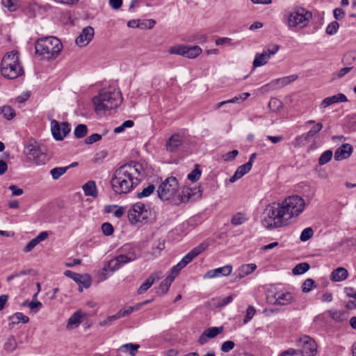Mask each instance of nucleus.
I'll use <instances>...</instances> for the list:
<instances>
[{
	"label": "nucleus",
	"mask_w": 356,
	"mask_h": 356,
	"mask_svg": "<svg viewBox=\"0 0 356 356\" xmlns=\"http://www.w3.org/2000/svg\"><path fill=\"white\" fill-rule=\"evenodd\" d=\"M35 53L44 59L53 60L59 55L63 49L60 40L54 36L40 38L35 44Z\"/></svg>",
	"instance_id": "nucleus-4"
},
{
	"label": "nucleus",
	"mask_w": 356,
	"mask_h": 356,
	"mask_svg": "<svg viewBox=\"0 0 356 356\" xmlns=\"http://www.w3.org/2000/svg\"><path fill=\"white\" fill-rule=\"evenodd\" d=\"M298 346L300 348L298 352L302 356H314L317 352L316 342L306 335L299 339Z\"/></svg>",
	"instance_id": "nucleus-13"
},
{
	"label": "nucleus",
	"mask_w": 356,
	"mask_h": 356,
	"mask_svg": "<svg viewBox=\"0 0 356 356\" xmlns=\"http://www.w3.org/2000/svg\"><path fill=\"white\" fill-rule=\"evenodd\" d=\"M250 95V94L249 92H244V93L240 94L239 95L236 96L232 99H228L226 101H222V102L218 103L216 105V108L218 109L227 104H236V103L240 104V103L243 102V101H245L248 97H249Z\"/></svg>",
	"instance_id": "nucleus-26"
},
{
	"label": "nucleus",
	"mask_w": 356,
	"mask_h": 356,
	"mask_svg": "<svg viewBox=\"0 0 356 356\" xmlns=\"http://www.w3.org/2000/svg\"><path fill=\"white\" fill-rule=\"evenodd\" d=\"M184 268V266L179 261L177 265L174 266L172 268L170 275H169L168 276H174V279H175L177 277V275L179 274L180 270Z\"/></svg>",
	"instance_id": "nucleus-63"
},
{
	"label": "nucleus",
	"mask_w": 356,
	"mask_h": 356,
	"mask_svg": "<svg viewBox=\"0 0 356 356\" xmlns=\"http://www.w3.org/2000/svg\"><path fill=\"white\" fill-rule=\"evenodd\" d=\"M248 220V217L245 213L238 212L233 215L231 219V223L234 226H238Z\"/></svg>",
	"instance_id": "nucleus-34"
},
{
	"label": "nucleus",
	"mask_w": 356,
	"mask_h": 356,
	"mask_svg": "<svg viewBox=\"0 0 356 356\" xmlns=\"http://www.w3.org/2000/svg\"><path fill=\"white\" fill-rule=\"evenodd\" d=\"M101 229L105 236H111L114 232L113 226L109 222H104Z\"/></svg>",
	"instance_id": "nucleus-54"
},
{
	"label": "nucleus",
	"mask_w": 356,
	"mask_h": 356,
	"mask_svg": "<svg viewBox=\"0 0 356 356\" xmlns=\"http://www.w3.org/2000/svg\"><path fill=\"white\" fill-rule=\"evenodd\" d=\"M223 330H224L223 326H219V327H209L205 330V332H207V336L210 339H213V338L216 337V336H218V334H220L221 333H222Z\"/></svg>",
	"instance_id": "nucleus-43"
},
{
	"label": "nucleus",
	"mask_w": 356,
	"mask_h": 356,
	"mask_svg": "<svg viewBox=\"0 0 356 356\" xmlns=\"http://www.w3.org/2000/svg\"><path fill=\"white\" fill-rule=\"evenodd\" d=\"M24 153L29 161H33L38 165H44L49 160L47 154L35 144L26 145Z\"/></svg>",
	"instance_id": "nucleus-11"
},
{
	"label": "nucleus",
	"mask_w": 356,
	"mask_h": 356,
	"mask_svg": "<svg viewBox=\"0 0 356 356\" xmlns=\"http://www.w3.org/2000/svg\"><path fill=\"white\" fill-rule=\"evenodd\" d=\"M285 218L280 208V204L268 205L262 213L261 224L267 229L281 227L286 224Z\"/></svg>",
	"instance_id": "nucleus-6"
},
{
	"label": "nucleus",
	"mask_w": 356,
	"mask_h": 356,
	"mask_svg": "<svg viewBox=\"0 0 356 356\" xmlns=\"http://www.w3.org/2000/svg\"><path fill=\"white\" fill-rule=\"evenodd\" d=\"M268 107L273 111H280L282 108V102L275 97L271 98L268 102Z\"/></svg>",
	"instance_id": "nucleus-47"
},
{
	"label": "nucleus",
	"mask_w": 356,
	"mask_h": 356,
	"mask_svg": "<svg viewBox=\"0 0 356 356\" xmlns=\"http://www.w3.org/2000/svg\"><path fill=\"white\" fill-rule=\"evenodd\" d=\"M170 54H177L188 58H195L202 53V49L197 46L175 45L169 49Z\"/></svg>",
	"instance_id": "nucleus-12"
},
{
	"label": "nucleus",
	"mask_w": 356,
	"mask_h": 356,
	"mask_svg": "<svg viewBox=\"0 0 356 356\" xmlns=\"http://www.w3.org/2000/svg\"><path fill=\"white\" fill-rule=\"evenodd\" d=\"M348 275V272L346 268L343 267H339L331 273L330 279L332 282H341L345 280Z\"/></svg>",
	"instance_id": "nucleus-25"
},
{
	"label": "nucleus",
	"mask_w": 356,
	"mask_h": 356,
	"mask_svg": "<svg viewBox=\"0 0 356 356\" xmlns=\"http://www.w3.org/2000/svg\"><path fill=\"white\" fill-rule=\"evenodd\" d=\"M323 128V124L318 122L308 132L304 134L307 139L314 137Z\"/></svg>",
	"instance_id": "nucleus-48"
},
{
	"label": "nucleus",
	"mask_w": 356,
	"mask_h": 356,
	"mask_svg": "<svg viewBox=\"0 0 356 356\" xmlns=\"http://www.w3.org/2000/svg\"><path fill=\"white\" fill-rule=\"evenodd\" d=\"M119 319L117 314L108 316L105 320L99 322V325L101 326H109L111 325L113 321Z\"/></svg>",
	"instance_id": "nucleus-60"
},
{
	"label": "nucleus",
	"mask_w": 356,
	"mask_h": 356,
	"mask_svg": "<svg viewBox=\"0 0 356 356\" xmlns=\"http://www.w3.org/2000/svg\"><path fill=\"white\" fill-rule=\"evenodd\" d=\"M150 211L142 202H136L133 204L128 212V219L131 224L143 222L149 218Z\"/></svg>",
	"instance_id": "nucleus-10"
},
{
	"label": "nucleus",
	"mask_w": 356,
	"mask_h": 356,
	"mask_svg": "<svg viewBox=\"0 0 356 356\" xmlns=\"http://www.w3.org/2000/svg\"><path fill=\"white\" fill-rule=\"evenodd\" d=\"M279 49L280 45L275 44L268 45L264 49L266 54H269L270 58L271 55L275 54L279 51Z\"/></svg>",
	"instance_id": "nucleus-59"
},
{
	"label": "nucleus",
	"mask_w": 356,
	"mask_h": 356,
	"mask_svg": "<svg viewBox=\"0 0 356 356\" xmlns=\"http://www.w3.org/2000/svg\"><path fill=\"white\" fill-rule=\"evenodd\" d=\"M307 140L308 139L306 138V136L302 134L301 136H297L292 142V144L296 147H300L304 145Z\"/></svg>",
	"instance_id": "nucleus-58"
},
{
	"label": "nucleus",
	"mask_w": 356,
	"mask_h": 356,
	"mask_svg": "<svg viewBox=\"0 0 356 356\" xmlns=\"http://www.w3.org/2000/svg\"><path fill=\"white\" fill-rule=\"evenodd\" d=\"M87 126L83 124H80L76 127L74 134L76 138H82L87 134Z\"/></svg>",
	"instance_id": "nucleus-42"
},
{
	"label": "nucleus",
	"mask_w": 356,
	"mask_h": 356,
	"mask_svg": "<svg viewBox=\"0 0 356 356\" xmlns=\"http://www.w3.org/2000/svg\"><path fill=\"white\" fill-rule=\"evenodd\" d=\"M327 312L330 317L337 323H342L348 318V314L345 311L330 310Z\"/></svg>",
	"instance_id": "nucleus-28"
},
{
	"label": "nucleus",
	"mask_w": 356,
	"mask_h": 356,
	"mask_svg": "<svg viewBox=\"0 0 356 356\" xmlns=\"http://www.w3.org/2000/svg\"><path fill=\"white\" fill-rule=\"evenodd\" d=\"M195 193L191 188L184 187L181 193L179 195V199L181 202H188Z\"/></svg>",
	"instance_id": "nucleus-37"
},
{
	"label": "nucleus",
	"mask_w": 356,
	"mask_h": 356,
	"mask_svg": "<svg viewBox=\"0 0 356 356\" xmlns=\"http://www.w3.org/2000/svg\"><path fill=\"white\" fill-rule=\"evenodd\" d=\"M159 277L156 276V274H152L147 279L140 285L138 289V294H143L147 291L154 283L156 280H159Z\"/></svg>",
	"instance_id": "nucleus-29"
},
{
	"label": "nucleus",
	"mask_w": 356,
	"mask_h": 356,
	"mask_svg": "<svg viewBox=\"0 0 356 356\" xmlns=\"http://www.w3.org/2000/svg\"><path fill=\"white\" fill-rule=\"evenodd\" d=\"M102 139V135L99 134H93L90 136L87 137L85 140V143L86 144H92L97 141H99Z\"/></svg>",
	"instance_id": "nucleus-61"
},
{
	"label": "nucleus",
	"mask_w": 356,
	"mask_h": 356,
	"mask_svg": "<svg viewBox=\"0 0 356 356\" xmlns=\"http://www.w3.org/2000/svg\"><path fill=\"white\" fill-rule=\"evenodd\" d=\"M315 286V282L312 279H307L302 285V291L305 293L309 292Z\"/></svg>",
	"instance_id": "nucleus-53"
},
{
	"label": "nucleus",
	"mask_w": 356,
	"mask_h": 356,
	"mask_svg": "<svg viewBox=\"0 0 356 356\" xmlns=\"http://www.w3.org/2000/svg\"><path fill=\"white\" fill-rule=\"evenodd\" d=\"M118 251L119 254L108 262L107 266L103 269L104 271H106L107 268L112 272L116 271L140 257V248L135 243L124 244Z\"/></svg>",
	"instance_id": "nucleus-3"
},
{
	"label": "nucleus",
	"mask_w": 356,
	"mask_h": 356,
	"mask_svg": "<svg viewBox=\"0 0 356 356\" xmlns=\"http://www.w3.org/2000/svg\"><path fill=\"white\" fill-rule=\"evenodd\" d=\"M305 202L298 195L289 196L280 204L286 220L292 218H297L305 209Z\"/></svg>",
	"instance_id": "nucleus-7"
},
{
	"label": "nucleus",
	"mask_w": 356,
	"mask_h": 356,
	"mask_svg": "<svg viewBox=\"0 0 356 356\" xmlns=\"http://www.w3.org/2000/svg\"><path fill=\"white\" fill-rule=\"evenodd\" d=\"M134 310H137L136 305L134 307H128L124 309H120L117 314L119 318H123L131 314Z\"/></svg>",
	"instance_id": "nucleus-55"
},
{
	"label": "nucleus",
	"mask_w": 356,
	"mask_h": 356,
	"mask_svg": "<svg viewBox=\"0 0 356 356\" xmlns=\"http://www.w3.org/2000/svg\"><path fill=\"white\" fill-rule=\"evenodd\" d=\"M208 247V244L205 243H202L195 248H193L189 252H188L180 261L181 264L185 267L188 265L192 260L198 256L200 253H202L204 250L207 249Z\"/></svg>",
	"instance_id": "nucleus-18"
},
{
	"label": "nucleus",
	"mask_w": 356,
	"mask_h": 356,
	"mask_svg": "<svg viewBox=\"0 0 356 356\" xmlns=\"http://www.w3.org/2000/svg\"><path fill=\"white\" fill-rule=\"evenodd\" d=\"M95 31L92 27H85L76 39V44L79 47H86L94 37Z\"/></svg>",
	"instance_id": "nucleus-16"
},
{
	"label": "nucleus",
	"mask_w": 356,
	"mask_h": 356,
	"mask_svg": "<svg viewBox=\"0 0 356 356\" xmlns=\"http://www.w3.org/2000/svg\"><path fill=\"white\" fill-rule=\"evenodd\" d=\"M298 79V76L296 74H293L291 76H285L283 78L275 79V81H272V84H277L280 87H283L284 86H286L287 84L290 83L292 81H294L296 79Z\"/></svg>",
	"instance_id": "nucleus-36"
},
{
	"label": "nucleus",
	"mask_w": 356,
	"mask_h": 356,
	"mask_svg": "<svg viewBox=\"0 0 356 356\" xmlns=\"http://www.w3.org/2000/svg\"><path fill=\"white\" fill-rule=\"evenodd\" d=\"M95 109L98 115L105 114L107 111L118 108L122 102L120 90L113 87L99 90L98 95L92 98Z\"/></svg>",
	"instance_id": "nucleus-2"
},
{
	"label": "nucleus",
	"mask_w": 356,
	"mask_h": 356,
	"mask_svg": "<svg viewBox=\"0 0 356 356\" xmlns=\"http://www.w3.org/2000/svg\"><path fill=\"white\" fill-rule=\"evenodd\" d=\"M275 304L286 305L291 303L293 300V296L290 293H278L275 295Z\"/></svg>",
	"instance_id": "nucleus-33"
},
{
	"label": "nucleus",
	"mask_w": 356,
	"mask_h": 356,
	"mask_svg": "<svg viewBox=\"0 0 356 356\" xmlns=\"http://www.w3.org/2000/svg\"><path fill=\"white\" fill-rule=\"evenodd\" d=\"M174 281V276H168L165 280H163L160 285L156 289V293L160 296H163L165 294L172 284Z\"/></svg>",
	"instance_id": "nucleus-27"
},
{
	"label": "nucleus",
	"mask_w": 356,
	"mask_h": 356,
	"mask_svg": "<svg viewBox=\"0 0 356 356\" xmlns=\"http://www.w3.org/2000/svg\"><path fill=\"white\" fill-rule=\"evenodd\" d=\"M140 346L134 343H126L122 345L120 350L123 352H128L131 356H135L136 351L138 350Z\"/></svg>",
	"instance_id": "nucleus-38"
},
{
	"label": "nucleus",
	"mask_w": 356,
	"mask_h": 356,
	"mask_svg": "<svg viewBox=\"0 0 356 356\" xmlns=\"http://www.w3.org/2000/svg\"><path fill=\"white\" fill-rule=\"evenodd\" d=\"M1 72L5 78L8 79H16L24 73L17 51H13L4 55L1 60Z\"/></svg>",
	"instance_id": "nucleus-5"
},
{
	"label": "nucleus",
	"mask_w": 356,
	"mask_h": 356,
	"mask_svg": "<svg viewBox=\"0 0 356 356\" xmlns=\"http://www.w3.org/2000/svg\"><path fill=\"white\" fill-rule=\"evenodd\" d=\"M51 131L56 140H62L70 131L68 122L59 123L56 120L51 121Z\"/></svg>",
	"instance_id": "nucleus-14"
},
{
	"label": "nucleus",
	"mask_w": 356,
	"mask_h": 356,
	"mask_svg": "<svg viewBox=\"0 0 356 356\" xmlns=\"http://www.w3.org/2000/svg\"><path fill=\"white\" fill-rule=\"evenodd\" d=\"M200 170L198 168H195L188 175L187 177L191 181H196L200 178Z\"/></svg>",
	"instance_id": "nucleus-57"
},
{
	"label": "nucleus",
	"mask_w": 356,
	"mask_h": 356,
	"mask_svg": "<svg viewBox=\"0 0 356 356\" xmlns=\"http://www.w3.org/2000/svg\"><path fill=\"white\" fill-rule=\"evenodd\" d=\"M155 191V187L153 184L148 185L146 188H143L141 191L136 193V197L142 199L149 197Z\"/></svg>",
	"instance_id": "nucleus-39"
},
{
	"label": "nucleus",
	"mask_w": 356,
	"mask_h": 356,
	"mask_svg": "<svg viewBox=\"0 0 356 356\" xmlns=\"http://www.w3.org/2000/svg\"><path fill=\"white\" fill-rule=\"evenodd\" d=\"M314 234V231L311 227H307L302 230L301 232L300 239L301 241H307L310 239Z\"/></svg>",
	"instance_id": "nucleus-50"
},
{
	"label": "nucleus",
	"mask_w": 356,
	"mask_h": 356,
	"mask_svg": "<svg viewBox=\"0 0 356 356\" xmlns=\"http://www.w3.org/2000/svg\"><path fill=\"white\" fill-rule=\"evenodd\" d=\"M216 45H222V44H228V45H234L236 46L239 44V42H232V40L229 38H218L216 40Z\"/></svg>",
	"instance_id": "nucleus-52"
},
{
	"label": "nucleus",
	"mask_w": 356,
	"mask_h": 356,
	"mask_svg": "<svg viewBox=\"0 0 356 356\" xmlns=\"http://www.w3.org/2000/svg\"><path fill=\"white\" fill-rule=\"evenodd\" d=\"M232 271L231 265H225L222 267L215 268L207 271L203 276L204 279H211L220 276L229 275Z\"/></svg>",
	"instance_id": "nucleus-19"
},
{
	"label": "nucleus",
	"mask_w": 356,
	"mask_h": 356,
	"mask_svg": "<svg viewBox=\"0 0 356 356\" xmlns=\"http://www.w3.org/2000/svg\"><path fill=\"white\" fill-rule=\"evenodd\" d=\"M84 317H86V314L81 311L75 312L68 319L67 329L71 330L79 326Z\"/></svg>",
	"instance_id": "nucleus-22"
},
{
	"label": "nucleus",
	"mask_w": 356,
	"mask_h": 356,
	"mask_svg": "<svg viewBox=\"0 0 356 356\" xmlns=\"http://www.w3.org/2000/svg\"><path fill=\"white\" fill-rule=\"evenodd\" d=\"M8 321V326L10 329H12L15 325L19 323L20 322L23 323H27L29 321V318L27 316L24 315L22 312H16L9 317Z\"/></svg>",
	"instance_id": "nucleus-24"
},
{
	"label": "nucleus",
	"mask_w": 356,
	"mask_h": 356,
	"mask_svg": "<svg viewBox=\"0 0 356 356\" xmlns=\"http://www.w3.org/2000/svg\"><path fill=\"white\" fill-rule=\"evenodd\" d=\"M269 59V54H266V52L264 50H263L262 53L256 54L253 61V67H258L264 65L268 63Z\"/></svg>",
	"instance_id": "nucleus-32"
},
{
	"label": "nucleus",
	"mask_w": 356,
	"mask_h": 356,
	"mask_svg": "<svg viewBox=\"0 0 356 356\" xmlns=\"http://www.w3.org/2000/svg\"><path fill=\"white\" fill-rule=\"evenodd\" d=\"M347 101L348 99L345 95H343V93H338L337 95L325 98L321 102L320 104V108L324 109L332 104L340 102H346Z\"/></svg>",
	"instance_id": "nucleus-21"
},
{
	"label": "nucleus",
	"mask_w": 356,
	"mask_h": 356,
	"mask_svg": "<svg viewBox=\"0 0 356 356\" xmlns=\"http://www.w3.org/2000/svg\"><path fill=\"white\" fill-rule=\"evenodd\" d=\"M257 268V265L254 264H248L242 265L238 269V274L237 277L239 279L243 278L254 272Z\"/></svg>",
	"instance_id": "nucleus-31"
},
{
	"label": "nucleus",
	"mask_w": 356,
	"mask_h": 356,
	"mask_svg": "<svg viewBox=\"0 0 356 356\" xmlns=\"http://www.w3.org/2000/svg\"><path fill=\"white\" fill-rule=\"evenodd\" d=\"M333 153L332 150L325 151L318 159V164L320 165L327 163L332 158Z\"/></svg>",
	"instance_id": "nucleus-45"
},
{
	"label": "nucleus",
	"mask_w": 356,
	"mask_h": 356,
	"mask_svg": "<svg viewBox=\"0 0 356 356\" xmlns=\"http://www.w3.org/2000/svg\"><path fill=\"white\" fill-rule=\"evenodd\" d=\"M83 191L86 196L96 197L98 195L96 184L94 181H88L83 186Z\"/></svg>",
	"instance_id": "nucleus-30"
},
{
	"label": "nucleus",
	"mask_w": 356,
	"mask_h": 356,
	"mask_svg": "<svg viewBox=\"0 0 356 356\" xmlns=\"http://www.w3.org/2000/svg\"><path fill=\"white\" fill-rule=\"evenodd\" d=\"M142 166L138 164H125L114 172L111 184L113 191L118 195L127 194L137 186L140 180Z\"/></svg>",
	"instance_id": "nucleus-1"
},
{
	"label": "nucleus",
	"mask_w": 356,
	"mask_h": 356,
	"mask_svg": "<svg viewBox=\"0 0 356 356\" xmlns=\"http://www.w3.org/2000/svg\"><path fill=\"white\" fill-rule=\"evenodd\" d=\"M184 135L181 133L172 134L166 141L165 149L170 152H176L183 143Z\"/></svg>",
	"instance_id": "nucleus-15"
},
{
	"label": "nucleus",
	"mask_w": 356,
	"mask_h": 356,
	"mask_svg": "<svg viewBox=\"0 0 356 356\" xmlns=\"http://www.w3.org/2000/svg\"><path fill=\"white\" fill-rule=\"evenodd\" d=\"M312 17L311 12L302 7H296L286 15V25L289 28H304Z\"/></svg>",
	"instance_id": "nucleus-8"
},
{
	"label": "nucleus",
	"mask_w": 356,
	"mask_h": 356,
	"mask_svg": "<svg viewBox=\"0 0 356 356\" xmlns=\"http://www.w3.org/2000/svg\"><path fill=\"white\" fill-rule=\"evenodd\" d=\"M235 347V343L232 341H224L221 346H220V350L223 353H228L233 350Z\"/></svg>",
	"instance_id": "nucleus-56"
},
{
	"label": "nucleus",
	"mask_w": 356,
	"mask_h": 356,
	"mask_svg": "<svg viewBox=\"0 0 356 356\" xmlns=\"http://www.w3.org/2000/svg\"><path fill=\"white\" fill-rule=\"evenodd\" d=\"M65 275L72 278L76 282L81 284L85 288H88L92 283L91 277L88 274H79L71 270H66Z\"/></svg>",
	"instance_id": "nucleus-17"
},
{
	"label": "nucleus",
	"mask_w": 356,
	"mask_h": 356,
	"mask_svg": "<svg viewBox=\"0 0 356 356\" xmlns=\"http://www.w3.org/2000/svg\"><path fill=\"white\" fill-rule=\"evenodd\" d=\"M250 163H246L238 167L233 176L229 178L231 183L235 182L236 180L241 179L245 174L249 172L251 170Z\"/></svg>",
	"instance_id": "nucleus-23"
},
{
	"label": "nucleus",
	"mask_w": 356,
	"mask_h": 356,
	"mask_svg": "<svg viewBox=\"0 0 356 356\" xmlns=\"http://www.w3.org/2000/svg\"><path fill=\"white\" fill-rule=\"evenodd\" d=\"M42 307V304L40 301H32L29 304V308L34 313L38 312Z\"/></svg>",
	"instance_id": "nucleus-62"
},
{
	"label": "nucleus",
	"mask_w": 356,
	"mask_h": 356,
	"mask_svg": "<svg viewBox=\"0 0 356 356\" xmlns=\"http://www.w3.org/2000/svg\"><path fill=\"white\" fill-rule=\"evenodd\" d=\"M309 267V264L306 262L300 263L293 268L292 272L294 275H302L306 273Z\"/></svg>",
	"instance_id": "nucleus-41"
},
{
	"label": "nucleus",
	"mask_w": 356,
	"mask_h": 356,
	"mask_svg": "<svg viewBox=\"0 0 356 356\" xmlns=\"http://www.w3.org/2000/svg\"><path fill=\"white\" fill-rule=\"evenodd\" d=\"M17 343L15 337L13 335H10L4 343L3 348L6 351L12 353L17 348Z\"/></svg>",
	"instance_id": "nucleus-35"
},
{
	"label": "nucleus",
	"mask_w": 356,
	"mask_h": 356,
	"mask_svg": "<svg viewBox=\"0 0 356 356\" xmlns=\"http://www.w3.org/2000/svg\"><path fill=\"white\" fill-rule=\"evenodd\" d=\"M179 184L175 177L165 179L158 187L156 191L159 197L163 200H169L172 198L178 191Z\"/></svg>",
	"instance_id": "nucleus-9"
},
{
	"label": "nucleus",
	"mask_w": 356,
	"mask_h": 356,
	"mask_svg": "<svg viewBox=\"0 0 356 356\" xmlns=\"http://www.w3.org/2000/svg\"><path fill=\"white\" fill-rule=\"evenodd\" d=\"M69 167H56L51 170L50 174L54 180L58 179L63 175H64Z\"/></svg>",
	"instance_id": "nucleus-40"
},
{
	"label": "nucleus",
	"mask_w": 356,
	"mask_h": 356,
	"mask_svg": "<svg viewBox=\"0 0 356 356\" xmlns=\"http://www.w3.org/2000/svg\"><path fill=\"white\" fill-rule=\"evenodd\" d=\"M353 151V147L348 143H345L338 147L334 155V158L336 161H341L346 159L350 156Z\"/></svg>",
	"instance_id": "nucleus-20"
},
{
	"label": "nucleus",
	"mask_w": 356,
	"mask_h": 356,
	"mask_svg": "<svg viewBox=\"0 0 356 356\" xmlns=\"http://www.w3.org/2000/svg\"><path fill=\"white\" fill-rule=\"evenodd\" d=\"M339 28V24L337 22L334 21L330 23L325 29V32L329 35H334L337 33Z\"/></svg>",
	"instance_id": "nucleus-49"
},
{
	"label": "nucleus",
	"mask_w": 356,
	"mask_h": 356,
	"mask_svg": "<svg viewBox=\"0 0 356 356\" xmlns=\"http://www.w3.org/2000/svg\"><path fill=\"white\" fill-rule=\"evenodd\" d=\"M1 4L10 12H15L19 8L17 0H1Z\"/></svg>",
	"instance_id": "nucleus-44"
},
{
	"label": "nucleus",
	"mask_w": 356,
	"mask_h": 356,
	"mask_svg": "<svg viewBox=\"0 0 356 356\" xmlns=\"http://www.w3.org/2000/svg\"><path fill=\"white\" fill-rule=\"evenodd\" d=\"M282 356H302L298 350L289 348L282 353Z\"/></svg>",
	"instance_id": "nucleus-64"
},
{
	"label": "nucleus",
	"mask_w": 356,
	"mask_h": 356,
	"mask_svg": "<svg viewBox=\"0 0 356 356\" xmlns=\"http://www.w3.org/2000/svg\"><path fill=\"white\" fill-rule=\"evenodd\" d=\"M1 113L7 120H11L15 116V111L9 106H4L1 108Z\"/></svg>",
	"instance_id": "nucleus-46"
},
{
	"label": "nucleus",
	"mask_w": 356,
	"mask_h": 356,
	"mask_svg": "<svg viewBox=\"0 0 356 356\" xmlns=\"http://www.w3.org/2000/svg\"><path fill=\"white\" fill-rule=\"evenodd\" d=\"M255 313H256V310H255L254 307L251 305L248 306V307L247 308V310H246L245 316L243 318V323L246 324L250 320H252L253 316L255 315Z\"/></svg>",
	"instance_id": "nucleus-51"
}]
</instances>
